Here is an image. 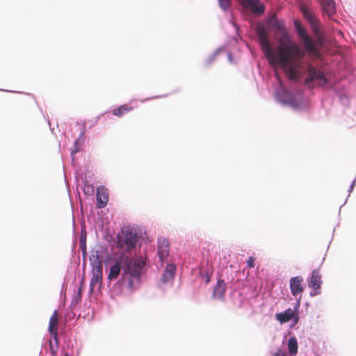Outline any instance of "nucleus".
Segmentation results:
<instances>
[{
	"mask_svg": "<svg viewBox=\"0 0 356 356\" xmlns=\"http://www.w3.org/2000/svg\"><path fill=\"white\" fill-rule=\"evenodd\" d=\"M303 278L301 276L291 277L289 280L290 289L293 296L301 294L304 291Z\"/></svg>",
	"mask_w": 356,
	"mask_h": 356,
	"instance_id": "9",
	"label": "nucleus"
},
{
	"mask_svg": "<svg viewBox=\"0 0 356 356\" xmlns=\"http://www.w3.org/2000/svg\"><path fill=\"white\" fill-rule=\"evenodd\" d=\"M353 185H354V182H353V183L352 184V185H351V189H353Z\"/></svg>",
	"mask_w": 356,
	"mask_h": 356,
	"instance_id": "28",
	"label": "nucleus"
},
{
	"mask_svg": "<svg viewBox=\"0 0 356 356\" xmlns=\"http://www.w3.org/2000/svg\"><path fill=\"white\" fill-rule=\"evenodd\" d=\"M324 13L331 16L336 13V6L334 0H319Z\"/></svg>",
	"mask_w": 356,
	"mask_h": 356,
	"instance_id": "13",
	"label": "nucleus"
},
{
	"mask_svg": "<svg viewBox=\"0 0 356 356\" xmlns=\"http://www.w3.org/2000/svg\"><path fill=\"white\" fill-rule=\"evenodd\" d=\"M83 192L87 195H92L94 192L93 187L89 184H86L83 187Z\"/></svg>",
	"mask_w": 356,
	"mask_h": 356,
	"instance_id": "23",
	"label": "nucleus"
},
{
	"mask_svg": "<svg viewBox=\"0 0 356 356\" xmlns=\"http://www.w3.org/2000/svg\"><path fill=\"white\" fill-rule=\"evenodd\" d=\"M269 24L272 28H275V30H279L284 27L283 23L278 20L275 16H273L270 19Z\"/></svg>",
	"mask_w": 356,
	"mask_h": 356,
	"instance_id": "20",
	"label": "nucleus"
},
{
	"mask_svg": "<svg viewBox=\"0 0 356 356\" xmlns=\"http://www.w3.org/2000/svg\"><path fill=\"white\" fill-rule=\"evenodd\" d=\"M254 261L255 259L253 257H249L248 260L247 261V265L249 268H254Z\"/></svg>",
	"mask_w": 356,
	"mask_h": 356,
	"instance_id": "24",
	"label": "nucleus"
},
{
	"mask_svg": "<svg viewBox=\"0 0 356 356\" xmlns=\"http://www.w3.org/2000/svg\"><path fill=\"white\" fill-rule=\"evenodd\" d=\"M58 312L55 310L51 316L49 322V332L52 335L53 339L56 342H58Z\"/></svg>",
	"mask_w": 356,
	"mask_h": 356,
	"instance_id": "10",
	"label": "nucleus"
},
{
	"mask_svg": "<svg viewBox=\"0 0 356 356\" xmlns=\"http://www.w3.org/2000/svg\"><path fill=\"white\" fill-rule=\"evenodd\" d=\"M131 111H133V107L128 106L127 105H122L116 108H114L112 113L114 115L122 117L124 114Z\"/></svg>",
	"mask_w": 356,
	"mask_h": 356,
	"instance_id": "18",
	"label": "nucleus"
},
{
	"mask_svg": "<svg viewBox=\"0 0 356 356\" xmlns=\"http://www.w3.org/2000/svg\"><path fill=\"white\" fill-rule=\"evenodd\" d=\"M205 281H206V283L209 282V281H210V277H209V275H206V276H205Z\"/></svg>",
	"mask_w": 356,
	"mask_h": 356,
	"instance_id": "25",
	"label": "nucleus"
},
{
	"mask_svg": "<svg viewBox=\"0 0 356 356\" xmlns=\"http://www.w3.org/2000/svg\"><path fill=\"white\" fill-rule=\"evenodd\" d=\"M322 284L321 275L318 269L313 270L312 276L309 280V286L313 289L312 296H316L321 293V286Z\"/></svg>",
	"mask_w": 356,
	"mask_h": 356,
	"instance_id": "7",
	"label": "nucleus"
},
{
	"mask_svg": "<svg viewBox=\"0 0 356 356\" xmlns=\"http://www.w3.org/2000/svg\"><path fill=\"white\" fill-rule=\"evenodd\" d=\"M300 10L305 17L309 21L310 23L313 31L317 33L318 31V20L316 17V16L309 10V9L307 8V6L305 5H302L300 6Z\"/></svg>",
	"mask_w": 356,
	"mask_h": 356,
	"instance_id": "11",
	"label": "nucleus"
},
{
	"mask_svg": "<svg viewBox=\"0 0 356 356\" xmlns=\"http://www.w3.org/2000/svg\"><path fill=\"white\" fill-rule=\"evenodd\" d=\"M298 342L295 337H291L288 341V349L291 355H295L298 352Z\"/></svg>",
	"mask_w": 356,
	"mask_h": 356,
	"instance_id": "19",
	"label": "nucleus"
},
{
	"mask_svg": "<svg viewBox=\"0 0 356 356\" xmlns=\"http://www.w3.org/2000/svg\"><path fill=\"white\" fill-rule=\"evenodd\" d=\"M276 319L280 323H286L296 317V314L293 309L289 308L282 313H278L275 315Z\"/></svg>",
	"mask_w": 356,
	"mask_h": 356,
	"instance_id": "15",
	"label": "nucleus"
},
{
	"mask_svg": "<svg viewBox=\"0 0 356 356\" xmlns=\"http://www.w3.org/2000/svg\"><path fill=\"white\" fill-rule=\"evenodd\" d=\"M176 267L174 264H169L167 266L164 270L161 281L162 283L165 284L172 281L174 279L175 274Z\"/></svg>",
	"mask_w": 356,
	"mask_h": 356,
	"instance_id": "14",
	"label": "nucleus"
},
{
	"mask_svg": "<svg viewBox=\"0 0 356 356\" xmlns=\"http://www.w3.org/2000/svg\"><path fill=\"white\" fill-rule=\"evenodd\" d=\"M65 356H71V355H70L69 353H66L65 354Z\"/></svg>",
	"mask_w": 356,
	"mask_h": 356,
	"instance_id": "27",
	"label": "nucleus"
},
{
	"mask_svg": "<svg viewBox=\"0 0 356 356\" xmlns=\"http://www.w3.org/2000/svg\"><path fill=\"white\" fill-rule=\"evenodd\" d=\"M305 83L309 88H314L316 85L323 86L327 83V79L322 72L309 65Z\"/></svg>",
	"mask_w": 356,
	"mask_h": 356,
	"instance_id": "4",
	"label": "nucleus"
},
{
	"mask_svg": "<svg viewBox=\"0 0 356 356\" xmlns=\"http://www.w3.org/2000/svg\"><path fill=\"white\" fill-rule=\"evenodd\" d=\"M55 341V345H54L52 343L51 340H49L50 351L52 354V356H56V355L57 353L58 348V342H56V341Z\"/></svg>",
	"mask_w": 356,
	"mask_h": 356,
	"instance_id": "21",
	"label": "nucleus"
},
{
	"mask_svg": "<svg viewBox=\"0 0 356 356\" xmlns=\"http://www.w3.org/2000/svg\"><path fill=\"white\" fill-rule=\"evenodd\" d=\"M158 254L161 261H163L169 254L168 242L165 239L159 241Z\"/></svg>",
	"mask_w": 356,
	"mask_h": 356,
	"instance_id": "16",
	"label": "nucleus"
},
{
	"mask_svg": "<svg viewBox=\"0 0 356 356\" xmlns=\"http://www.w3.org/2000/svg\"><path fill=\"white\" fill-rule=\"evenodd\" d=\"M257 34L261 49L270 64L275 65L279 63L289 79L296 80L302 76L304 53L291 39L285 27L275 31V38L278 42L276 53L273 51L268 31L264 26H258Z\"/></svg>",
	"mask_w": 356,
	"mask_h": 356,
	"instance_id": "1",
	"label": "nucleus"
},
{
	"mask_svg": "<svg viewBox=\"0 0 356 356\" xmlns=\"http://www.w3.org/2000/svg\"><path fill=\"white\" fill-rule=\"evenodd\" d=\"M93 260L92 258L90 259L92 266V275L90 284L91 292L97 286H101L103 277V266L99 256H93Z\"/></svg>",
	"mask_w": 356,
	"mask_h": 356,
	"instance_id": "5",
	"label": "nucleus"
},
{
	"mask_svg": "<svg viewBox=\"0 0 356 356\" xmlns=\"http://www.w3.org/2000/svg\"><path fill=\"white\" fill-rule=\"evenodd\" d=\"M96 198L98 208L102 209L106 207L108 197L107 192L103 187H99L97 188Z\"/></svg>",
	"mask_w": 356,
	"mask_h": 356,
	"instance_id": "12",
	"label": "nucleus"
},
{
	"mask_svg": "<svg viewBox=\"0 0 356 356\" xmlns=\"http://www.w3.org/2000/svg\"><path fill=\"white\" fill-rule=\"evenodd\" d=\"M296 29L306 51L311 56H318L319 53L315 42L307 35L306 31L300 24H296Z\"/></svg>",
	"mask_w": 356,
	"mask_h": 356,
	"instance_id": "6",
	"label": "nucleus"
},
{
	"mask_svg": "<svg viewBox=\"0 0 356 356\" xmlns=\"http://www.w3.org/2000/svg\"><path fill=\"white\" fill-rule=\"evenodd\" d=\"M274 356H286L284 353H277Z\"/></svg>",
	"mask_w": 356,
	"mask_h": 356,
	"instance_id": "26",
	"label": "nucleus"
},
{
	"mask_svg": "<svg viewBox=\"0 0 356 356\" xmlns=\"http://www.w3.org/2000/svg\"><path fill=\"white\" fill-rule=\"evenodd\" d=\"M241 5L248 9H250L253 13L261 15L264 12L265 7L261 4L259 0H239Z\"/></svg>",
	"mask_w": 356,
	"mask_h": 356,
	"instance_id": "8",
	"label": "nucleus"
},
{
	"mask_svg": "<svg viewBox=\"0 0 356 356\" xmlns=\"http://www.w3.org/2000/svg\"><path fill=\"white\" fill-rule=\"evenodd\" d=\"M225 292V283L223 280H218L213 291V296L222 298Z\"/></svg>",
	"mask_w": 356,
	"mask_h": 356,
	"instance_id": "17",
	"label": "nucleus"
},
{
	"mask_svg": "<svg viewBox=\"0 0 356 356\" xmlns=\"http://www.w3.org/2000/svg\"><path fill=\"white\" fill-rule=\"evenodd\" d=\"M220 6L223 9L226 10L229 7L231 0H218Z\"/></svg>",
	"mask_w": 356,
	"mask_h": 356,
	"instance_id": "22",
	"label": "nucleus"
},
{
	"mask_svg": "<svg viewBox=\"0 0 356 356\" xmlns=\"http://www.w3.org/2000/svg\"><path fill=\"white\" fill-rule=\"evenodd\" d=\"M137 234L130 227H124L121 234L118 236V247L125 252L131 251L137 243Z\"/></svg>",
	"mask_w": 356,
	"mask_h": 356,
	"instance_id": "3",
	"label": "nucleus"
},
{
	"mask_svg": "<svg viewBox=\"0 0 356 356\" xmlns=\"http://www.w3.org/2000/svg\"><path fill=\"white\" fill-rule=\"evenodd\" d=\"M145 264L146 261L143 257L134 259L122 254L117 258L114 264L111 266L108 279L109 280L117 279L121 270H122V281L128 282L129 286L133 288L135 280H139Z\"/></svg>",
	"mask_w": 356,
	"mask_h": 356,
	"instance_id": "2",
	"label": "nucleus"
}]
</instances>
